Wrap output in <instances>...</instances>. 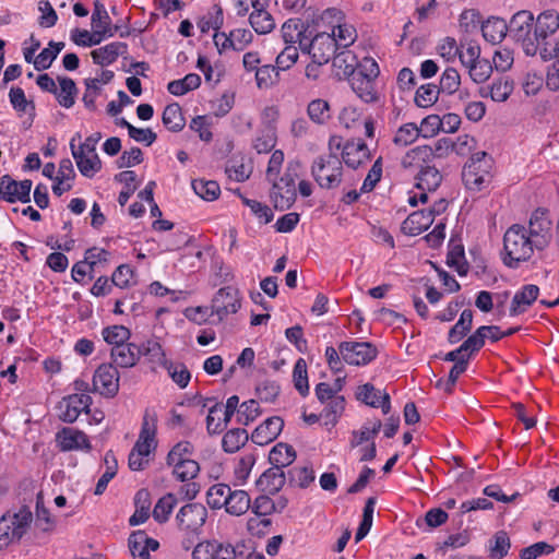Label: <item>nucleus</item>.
<instances>
[{"instance_id":"nucleus-1","label":"nucleus","mask_w":559,"mask_h":559,"mask_svg":"<svg viewBox=\"0 0 559 559\" xmlns=\"http://www.w3.org/2000/svg\"><path fill=\"white\" fill-rule=\"evenodd\" d=\"M559 29V12L546 10L534 19L532 12L522 10L511 17V38L521 46L525 55H542L548 47V37Z\"/></svg>"},{"instance_id":"nucleus-2","label":"nucleus","mask_w":559,"mask_h":559,"mask_svg":"<svg viewBox=\"0 0 559 559\" xmlns=\"http://www.w3.org/2000/svg\"><path fill=\"white\" fill-rule=\"evenodd\" d=\"M157 415L153 409H146L143 416L139 438L133 445L128 464L132 471H142L150 463V456L157 447Z\"/></svg>"},{"instance_id":"nucleus-3","label":"nucleus","mask_w":559,"mask_h":559,"mask_svg":"<svg viewBox=\"0 0 559 559\" xmlns=\"http://www.w3.org/2000/svg\"><path fill=\"white\" fill-rule=\"evenodd\" d=\"M535 249L526 228L523 225L514 224L507 229L503 236L502 261L506 266L516 269L521 262H525L532 257Z\"/></svg>"},{"instance_id":"nucleus-4","label":"nucleus","mask_w":559,"mask_h":559,"mask_svg":"<svg viewBox=\"0 0 559 559\" xmlns=\"http://www.w3.org/2000/svg\"><path fill=\"white\" fill-rule=\"evenodd\" d=\"M380 73L378 63L372 58H364L359 62L358 71L349 79L350 86L356 95L365 103L378 100L374 81Z\"/></svg>"},{"instance_id":"nucleus-5","label":"nucleus","mask_w":559,"mask_h":559,"mask_svg":"<svg viewBox=\"0 0 559 559\" xmlns=\"http://www.w3.org/2000/svg\"><path fill=\"white\" fill-rule=\"evenodd\" d=\"M298 168L299 163L290 162L280 179L274 178L270 181L272 183L271 199L276 209L288 210L295 203L297 198L295 180L298 177Z\"/></svg>"},{"instance_id":"nucleus-6","label":"nucleus","mask_w":559,"mask_h":559,"mask_svg":"<svg viewBox=\"0 0 559 559\" xmlns=\"http://www.w3.org/2000/svg\"><path fill=\"white\" fill-rule=\"evenodd\" d=\"M32 520V512L27 508H21L13 514L10 512L3 514L0 518V550L19 542L27 532Z\"/></svg>"},{"instance_id":"nucleus-7","label":"nucleus","mask_w":559,"mask_h":559,"mask_svg":"<svg viewBox=\"0 0 559 559\" xmlns=\"http://www.w3.org/2000/svg\"><path fill=\"white\" fill-rule=\"evenodd\" d=\"M342 163L335 154L317 157L311 174L317 183L324 189H334L342 182Z\"/></svg>"},{"instance_id":"nucleus-8","label":"nucleus","mask_w":559,"mask_h":559,"mask_svg":"<svg viewBox=\"0 0 559 559\" xmlns=\"http://www.w3.org/2000/svg\"><path fill=\"white\" fill-rule=\"evenodd\" d=\"M207 519V510L202 503H187L176 515L178 528L188 535H199Z\"/></svg>"},{"instance_id":"nucleus-9","label":"nucleus","mask_w":559,"mask_h":559,"mask_svg":"<svg viewBox=\"0 0 559 559\" xmlns=\"http://www.w3.org/2000/svg\"><path fill=\"white\" fill-rule=\"evenodd\" d=\"M300 49L311 55L314 63L321 66L334 56L336 39L328 33L317 34L310 41L300 40Z\"/></svg>"},{"instance_id":"nucleus-10","label":"nucleus","mask_w":559,"mask_h":559,"mask_svg":"<svg viewBox=\"0 0 559 559\" xmlns=\"http://www.w3.org/2000/svg\"><path fill=\"white\" fill-rule=\"evenodd\" d=\"M342 359L354 366H364L376 359L377 347L369 342H342L338 345Z\"/></svg>"},{"instance_id":"nucleus-11","label":"nucleus","mask_w":559,"mask_h":559,"mask_svg":"<svg viewBox=\"0 0 559 559\" xmlns=\"http://www.w3.org/2000/svg\"><path fill=\"white\" fill-rule=\"evenodd\" d=\"M526 230L536 250L542 251L547 248L552 239L551 221L547 212L536 210L530 218L528 229Z\"/></svg>"},{"instance_id":"nucleus-12","label":"nucleus","mask_w":559,"mask_h":559,"mask_svg":"<svg viewBox=\"0 0 559 559\" xmlns=\"http://www.w3.org/2000/svg\"><path fill=\"white\" fill-rule=\"evenodd\" d=\"M96 392L107 397H114L119 391V372L112 364L100 365L93 377Z\"/></svg>"},{"instance_id":"nucleus-13","label":"nucleus","mask_w":559,"mask_h":559,"mask_svg":"<svg viewBox=\"0 0 559 559\" xmlns=\"http://www.w3.org/2000/svg\"><path fill=\"white\" fill-rule=\"evenodd\" d=\"M32 189V180L22 181L13 180L9 175H4L0 179V199L9 203L21 201L27 203L31 200L29 193Z\"/></svg>"},{"instance_id":"nucleus-14","label":"nucleus","mask_w":559,"mask_h":559,"mask_svg":"<svg viewBox=\"0 0 559 559\" xmlns=\"http://www.w3.org/2000/svg\"><path fill=\"white\" fill-rule=\"evenodd\" d=\"M240 308L238 292L233 287L221 288L212 300V313L219 320L231 313H236Z\"/></svg>"},{"instance_id":"nucleus-15","label":"nucleus","mask_w":559,"mask_h":559,"mask_svg":"<svg viewBox=\"0 0 559 559\" xmlns=\"http://www.w3.org/2000/svg\"><path fill=\"white\" fill-rule=\"evenodd\" d=\"M56 442L63 452L74 450L90 451L92 449L86 433L71 427H64L58 431L56 433Z\"/></svg>"},{"instance_id":"nucleus-16","label":"nucleus","mask_w":559,"mask_h":559,"mask_svg":"<svg viewBox=\"0 0 559 559\" xmlns=\"http://www.w3.org/2000/svg\"><path fill=\"white\" fill-rule=\"evenodd\" d=\"M253 35L249 29L237 28L231 31L228 35L224 32H216L213 36L216 47L221 49H234L242 51L251 41Z\"/></svg>"},{"instance_id":"nucleus-17","label":"nucleus","mask_w":559,"mask_h":559,"mask_svg":"<svg viewBox=\"0 0 559 559\" xmlns=\"http://www.w3.org/2000/svg\"><path fill=\"white\" fill-rule=\"evenodd\" d=\"M92 397L88 394H71L63 399L60 418L64 423H74L82 412H88Z\"/></svg>"},{"instance_id":"nucleus-18","label":"nucleus","mask_w":559,"mask_h":559,"mask_svg":"<svg viewBox=\"0 0 559 559\" xmlns=\"http://www.w3.org/2000/svg\"><path fill=\"white\" fill-rule=\"evenodd\" d=\"M76 139H81L80 133H76L70 141L72 156L75 159L80 173L86 178H92L96 173L100 170L102 160L97 154H88L81 150H76Z\"/></svg>"},{"instance_id":"nucleus-19","label":"nucleus","mask_w":559,"mask_h":559,"mask_svg":"<svg viewBox=\"0 0 559 559\" xmlns=\"http://www.w3.org/2000/svg\"><path fill=\"white\" fill-rule=\"evenodd\" d=\"M415 179V187L420 191L419 200L421 203H426L428 201V192L436 191L441 185L442 175L435 166L426 165V167L419 169Z\"/></svg>"},{"instance_id":"nucleus-20","label":"nucleus","mask_w":559,"mask_h":559,"mask_svg":"<svg viewBox=\"0 0 559 559\" xmlns=\"http://www.w3.org/2000/svg\"><path fill=\"white\" fill-rule=\"evenodd\" d=\"M356 397L370 407H381L384 415L389 414L391 411L389 393L377 390L371 383H365L358 386Z\"/></svg>"},{"instance_id":"nucleus-21","label":"nucleus","mask_w":559,"mask_h":559,"mask_svg":"<svg viewBox=\"0 0 559 559\" xmlns=\"http://www.w3.org/2000/svg\"><path fill=\"white\" fill-rule=\"evenodd\" d=\"M283 427L284 420L281 417H270L253 430L251 440L255 444L265 445L278 437Z\"/></svg>"},{"instance_id":"nucleus-22","label":"nucleus","mask_w":559,"mask_h":559,"mask_svg":"<svg viewBox=\"0 0 559 559\" xmlns=\"http://www.w3.org/2000/svg\"><path fill=\"white\" fill-rule=\"evenodd\" d=\"M514 90V82L509 76H498L491 84L478 90L480 97H490L493 102H506Z\"/></svg>"},{"instance_id":"nucleus-23","label":"nucleus","mask_w":559,"mask_h":559,"mask_svg":"<svg viewBox=\"0 0 559 559\" xmlns=\"http://www.w3.org/2000/svg\"><path fill=\"white\" fill-rule=\"evenodd\" d=\"M342 156L348 167L357 169L370 159V151L361 140L350 141L343 146Z\"/></svg>"},{"instance_id":"nucleus-24","label":"nucleus","mask_w":559,"mask_h":559,"mask_svg":"<svg viewBox=\"0 0 559 559\" xmlns=\"http://www.w3.org/2000/svg\"><path fill=\"white\" fill-rule=\"evenodd\" d=\"M110 357L116 368H131L139 361L141 352L134 343L119 344L111 347Z\"/></svg>"},{"instance_id":"nucleus-25","label":"nucleus","mask_w":559,"mask_h":559,"mask_svg":"<svg viewBox=\"0 0 559 559\" xmlns=\"http://www.w3.org/2000/svg\"><path fill=\"white\" fill-rule=\"evenodd\" d=\"M128 51V46L122 41H112L103 47L94 49L91 57L95 64L105 67L114 63L119 56H123Z\"/></svg>"},{"instance_id":"nucleus-26","label":"nucleus","mask_w":559,"mask_h":559,"mask_svg":"<svg viewBox=\"0 0 559 559\" xmlns=\"http://www.w3.org/2000/svg\"><path fill=\"white\" fill-rule=\"evenodd\" d=\"M481 33L488 43L492 45L499 44L507 34L511 36V21L507 24L503 19L490 17L481 23Z\"/></svg>"},{"instance_id":"nucleus-27","label":"nucleus","mask_w":559,"mask_h":559,"mask_svg":"<svg viewBox=\"0 0 559 559\" xmlns=\"http://www.w3.org/2000/svg\"><path fill=\"white\" fill-rule=\"evenodd\" d=\"M285 473L283 468L273 466L266 469L257 480V487L269 495L278 492L285 485Z\"/></svg>"},{"instance_id":"nucleus-28","label":"nucleus","mask_w":559,"mask_h":559,"mask_svg":"<svg viewBox=\"0 0 559 559\" xmlns=\"http://www.w3.org/2000/svg\"><path fill=\"white\" fill-rule=\"evenodd\" d=\"M432 215L426 210L415 211L402 223V231L408 236H417L432 224Z\"/></svg>"},{"instance_id":"nucleus-29","label":"nucleus","mask_w":559,"mask_h":559,"mask_svg":"<svg viewBox=\"0 0 559 559\" xmlns=\"http://www.w3.org/2000/svg\"><path fill=\"white\" fill-rule=\"evenodd\" d=\"M467 52L471 55V62L466 66L468 67V73L471 79L477 83H485L492 73V64L489 60L485 58L475 57L474 48H468ZM462 62L465 64V61L461 58Z\"/></svg>"},{"instance_id":"nucleus-30","label":"nucleus","mask_w":559,"mask_h":559,"mask_svg":"<svg viewBox=\"0 0 559 559\" xmlns=\"http://www.w3.org/2000/svg\"><path fill=\"white\" fill-rule=\"evenodd\" d=\"M359 62L352 51H342L333 56V68L338 79H350L358 71Z\"/></svg>"},{"instance_id":"nucleus-31","label":"nucleus","mask_w":559,"mask_h":559,"mask_svg":"<svg viewBox=\"0 0 559 559\" xmlns=\"http://www.w3.org/2000/svg\"><path fill=\"white\" fill-rule=\"evenodd\" d=\"M539 288L536 285H524L521 290L513 296L510 312L512 316L523 312L538 297Z\"/></svg>"},{"instance_id":"nucleus-32","label":"nucleus","mask_w":559,"mask_h":559,"mask_svg":"<svg viewBox=\"0 0 559 559\" xmlns=\"http://www.w3.org/2000/svg\"><path fill=\"white\" fill-rule=\"evenodd\" d=\"M432 160V151L429 145H418L409 150L402 158V165L404 168H421L429 165Z\"/></svg>"},{"instance_id":"nucleus-33","label":"nucleus","mask_w":559,"mask_h":559,"mask_svg":"<svg viewBox=\"0 0 559 559\" xmlns=\"http://www.w3.org/2000/svg\"><path fill=\"white\" fill-rule=\"evenodd\" d=\"M224 507L226 512L230 515L240 516L250 509L251 500L247 491L241 489H230Z\"/></svg>"},{"instance_id":"nucleus-34","label":"nucleus","mask_w":559,"mask_h":559,"mask_svg":"<svg viewBox=\"0 0 559 559\" xmlns=\"http://www.w3.org/2000/svg\"><path fill=\"white\" fill-rule=\"evenodd\" d=\"M307 115L318 126L328 123L332 117L330 103L323 98L312 99L307 106Z\"/></svg>"},{"instance_id":"nucleus-35","label":"nucleus","mask_w":559,"mask_h":559,"mask_svg":"<svg viewBox=\"0 0 559 559\" xmlns=\"http://www.w3.org/2000/svg\"><path fill=\"white\" fill-rule=\"evenodd\" d=\"M296 460L295 449L287 443H277L269 454V461L273 466L284 468Z\"/></svg>"},{"instance_id":"nucleus-36","label":"nucleus","mask_w":559,"mask_h":559,"mask_svg":"<svg viewBox=\"0 0 559 559\" xmlns=\"http://www.w3.org/2000/svg\"><path fill=\"white\" fill-rule=\"evenodd\" d=\"M275 144L276 131L271 122L265 124L252 141V146L259 154L271 152Z\"/></svg>"},{"instance_id":"nucleus-37","label":"nucleus","mask_w":559,"mask_h":559,"mask_svg":"<svg viewBox=\"0 0 559 559\" xmlns=\"http://www.w3.org/2000/svg\"><path fill=\"white\" fill-rule=\"evenodd\" d=\"M163 124L171 132H179L183 129L186 120L181 107L177 103L165 107L162 116Z\"/></svg>"},{"instance_id":"nucleus-38","label":"nucleus","mask_w":559,"mask_h":559,"mask_svg":"<svg viewBox=\"0 0 559 559\" xmlns=\"http://www.w3.org/2000/svg\"><path fill=\"white\" fill-rule=\"evenodd\" d=\"M249 439L248 432L243 428H234L228 430L222 440L223 450L227 453H235L242 448Z\"/></svg>"},{"instance_id":"nucleus-39","label":"nucleus","mask_w":559,"mask_h":559,"mask_svg":"<svg viewBox=\"0 0 559 559\" xmlns=\"http://www.w3.org/2000/svg\"><path fill=\"white\" fill-rule=\"evenodd\" d=\"M282 36L288 45H295L296 43L300 45V40H307L308 38L305 35L304 23L298 19H289L283 24Z\"/></svg>"},{"instance_id":"nucleus-40","label":"nucleus","mask_w":559,"mask_h":559,"mask_svg":"<svg viewBox=\"0 0 559 559\" xmlns=\"http://www.w3.org/2000/svg\"><path fill=\"white\" fill-rule=\"evenodd\" d=\"M139 350L141 352V356L147 357L152 364L164 367L169 361L166 358L162 345L156 340H147L142 343L139 345Z\"/></svg>"},{"instance_id":"nucleus-41","label":"nucleus","mask_w":559,"mask_h":559,"mask_svg":"<svg viewBox=\"0 0 559 559\" xmlns=\"http://www.w3.org/2000/svg\"><path fill=\"white\" fill-rule=\"evenodd\" d=\"M60 92L57 91L59 104L64 108H71L75 103L78 87L75 82L70 78H58Z\"/></svg>"},{"instance_id":"nucleus-42","label":"nucleus","mask_w":559,"mask_h":559,"mask_svg":"<svg viewBox=\"0 0 559 559\" xmlns=\"http://www.w3.org/2000/svg\"><path fill=\"white\" fill-rule=\"evenodd\" d=\"M469 168L471 167H464L462 171V180L465 187L471 191H481L490 182V173H473Z\"/></svg>"},{"instance_id":"nucleus-43","label":"nucleus","mask_w":559,"mask_h":559,"mask_svg":"<svg viewBox=\"0 0 559 559\" xmlns=\"http://www.w3.org/2000/svg\"><path fill=\"white\" fill-rule=\"evenodd\" d=\"M178 500L174 493H166L155 504L153 509V518L158 523L168 521L170 513L176 507Z\"/></svg>"},{"instance_id":"nucleus-44","label":"nucleus","mask_w":559,"mask_h":559,"mask_svg":"<svg viewBox=\"0 0 559 559\" xmlns=\"http://www.w3.org/2000/svg\"><path fill=\"white\" fill-rule=\"evenodd\" d=\"M173 466V474L179 481L193 480L200 473V465L194 460L179 461L177 464H168Z\"/></svg>"},{"instance_id":"nucleus-45","label":"nucleus","mask_w":559,"mask_h":559,"mask_svg":"<svg viewBox=\"0 0 559 559\" xmlns=\"http://www.w3.org/2000/svg\"><path fill=\"white\" fill-rule=\"evenodd\" d=\"M192 188L205 201H214L221 193L219 185L214 180L194 179Z\"/></svg>"},{"instance_id":"nucleus-46","label":"nucleus","mask_w":559,"mask_h":559,"mask_svg":"<svg viewBox=\"0 0 559 559\" xmlns=\"http://www.w3.org/2000/svg\"><path fill=\"white\" fill-rule=\"evenodd\" d=\"M293 381L295 389L299 394L306 397L309 394L307 364L304 358H299L293 370Z\"/></svg>"},{"instance_id":"nucleus-47","label":"nucleus","mask_w":559,"mask_h":559,"mask_svg":"<svg viewBox=\"0 0 559 559\" xmlns=\"http://www.w3.org/2000/svg\"><path fill=\"white\" fill-rule=\"evenodd\" d=\"M440 90L433 84H424L416 91L414 102L418 107L427 108L432 106L439 97Z\"/></svg>"},{"instance_id":"nucleus-48","label":"nucleus","mask_w":559,"mask_h":559,"mask_svg":"<svg viewBox=\"0 0 559 559\" xmlns=\"http://www.w3.org/2000/svg\"><path fill=\"white\" fill-rule=\"evenodd\" d=\"M230 487L225 484H215L211 486L206 492L207 504L212 509H221L225 506Z\"/></svg>"},{"instance_id":"nucleus-49","label":"nucleus","mask_w":559,"mask_h":559,"mask_svg":"<svg viewBox=\"0 0 559 559\" xmlns=\"http://www.w3.org/2000/svg\"><path fill=\"white\" fill-rule=\"evenodd\" d=\"M91 23L93 28H104L107 29V32L114 31L115 33L118 29L117 26L111 27L110 16L108 15L105 5L99 0L94 1V11Z\"/></svg>"},{"instance_id":"nucleus-50","label":"nucleus","mask_w":559,"mask_h":559,"mask_svg":"<svg viewBox=\"0 0 559 559\" xmlns=\"http://www.w3.org/2000/svg\"><path fill=\"white\" fill-rule=\"evenodd\" d=\"M461 76L456 69L447 68L440 78L438 88L440 92L452 95L459 91Z\"/></svg>"},{"instance_id":"nucleus-51","label":"nucleus","mask_w":559,"mask_h":559,"mask_svg":"<svg viewBox=\"0 0 559 559\" xmlns=\"http://www.w3.org/2000/svg\"><path fill=\"white\" fill-rule=\"evenodd\" d=\"M102 335L108 344L119 346L126 344L131 336V332L123 325H112L103 329Z\"/></svg>"},{"instance_id":"nucleus-52","label":"nucleus","mask_w":559,"mask_h":559,"mask_svg":"<svg viewBox=\"0 0 559 559\" xmlns=\"http://www.w3.org/2000/svg\"><path fill=\"white\" fill-rule=\"evenodd\" d=\"M420 135L418 127L414 122L404 123L401 126L393 139L394 144L400 146H407L414 143Z\"/></svg>"},{"instance_id":"nucleus-53","label":"nucleus","mask_w":559,"mask_h":559,"mask_svg":"<svg viewBox=\"0 0 559 559\" xmlns=\"http://www.w3.org/2000/svg\"><path fill=\"white\" fill-rule=\"evenodd\" d=\"M10 103L13 108L22 114L29 112L33 117L35 115V105L33 102H28L25 97V93L21 87H12L9 93Z\"/></svg>"},{"instance_id":"nucleus-54","label":"nucleus","mask_w":559,"mask_h":559,"mask_svg":"<svg viewBox=\"0 0 559 559\" xmlns=\"http://www.w3.org/2000/svg\"><path fill=\"white\" fill-rule=\"evenodd\" d=\"M129 549L133 559H150V552L145 545V533L142 531L134 532L128 539Z\"/></svg>"},{"instance_id":"nucleus-55","label":"nucleus","mask_w":559,"mask_h":559,"mask_svg":"<svg viewBox=\"0 0 559 559\" xmlns=\"http://www.w3.org/2000/svg\"><path fill=\"white\" fill-rule=\"evenodd\" d=\"M164 368L167 370L173 381L181 389L186 388L191 379L188 368L181 362L168 361Z\"/></svg>"},{"instance_id":"nucleus-56","label":"nucleus","mask_w":559,"mask_h":559,"mask_svg":"<svg viewBox=\"0 0 559 559\" xmlns=\"http://www.w3.org/2000/svg\"><path fill=\"white\" fill-rule=\"evenodd\" d=\"M382 423L380 419H376L371 423V426L364 425L359 431H353V439L350 445L356 448L361 443L369 441L374 438L380 431Z\"/></svg>"},{"instance_id":"nucleus-57","label":"nucleus","mask_w":559,"mask_h":559,"mask_svg":"<svg viewBox=\"0 0 559 559\" xmlns=\"http://www.w3.org/2000/svg\"><path fill=\"white\" fill-rule=\"evenodd\" d=\"M194 447L189 441H180L175 444L167 455V464H177L179 461L192 460Z\"/></svg>"},{"instance_id":"nucleus-58","label":"nucleus","mask_w":559,"mask_h":559,"mask_svg":"<svg viewBox=\"0 0 559 559\" xmlns=\"http://www.w3.org/2000/svg\"><path fill=\"white\" fill-rule=\"evenodd\" d=\"M261 411L257 401L249 400L240 404L237 414V421L240 425L248 426L252 423L258 416H260Z\"/></svg>"},{"instance_id":"nucleus-59","label":"nucleus","mask_w":559,"mask_h":559,"mask_svg":"<svg viewBox=\"0 0 559 559\" xmlns=\"http://www.w3.org/2000/svg\"><path fill=\"white\" fill-rule=\"evenodd\" d=\"M289 480L300 488H307L314 481V472L309 466H296L288 471Z\"/></svg>"},{"instance_id":"nucleus-60","label":"nucleus","mask_w":559,"mask_h":559,"mask_svg":"<svg viewBox=\"0 0 559 559\" xmlns=\"http://www.w3.org/2000/svg\"><path fill=\"white\" fill-rule=\"evenodd\" d=\"M492 545L490 546V558L502 559L508 555L511 547L510 538L504 531L495 534Z\"/></svg>"},{"instance_id":"nucleus-61","label":"nucleus","mask_w":559,"mask_h":559,"mask_svg":"<svg viewBox=\"0 0 559 559\" xmlns=\"http://www.w3.org/2000/svg\"><path fill=\"white\" fill-rule=\"evenodd\" d=\"M249 21L252 28L258 34H267L275 27V21L267 11L262 13H251Z\"/></svg>"},{"instance_id":"nucleus-62","label":"nucleus","mask_w":559,"mask_h":559,"mask_svg":"<svg viewBox=\"0 0 559 559\" xmlns=\"http://www.w3.org/2000/svg\"><path fill=\"white\" fill-rule=\"evenodd\" d=\"M278 69L276 66H263L257 69L255 80L259 88H267L275 84L278 80Z\"/></svg>"},{"instance_id":"nucleus-63","label":"nucleus","mask_w":559,"mask_h":559,"mask_svg":"<svg viewBox=\"0 0 559 559\" xmlns=\"http://www.w3.org/2000/svg\"><path fill=\"white\" fill-rule=\"evenodd\" d=\"M486 338L487 334L485 328L479 326L462 343V349H465L471 357L473 353L478 352L485 345Z\"/></svg>"},{"instance_id":"nucleus-64","label":"nucleus","mask_w":559,"mask_h":559,"mask_svg":"<svg viewBox=\"0 0 559 559\" xmlns=\"http://www.w3.org/2000/svg\"><path fill=\"white\" fill-rule=\"evenodd\" d=\"M223 412V405L221 403H215L210 407L209 414L206 417V429L210 435H216L223 431L224 425L219 417V414Z\"/></svg>"}]
</instances>
